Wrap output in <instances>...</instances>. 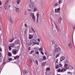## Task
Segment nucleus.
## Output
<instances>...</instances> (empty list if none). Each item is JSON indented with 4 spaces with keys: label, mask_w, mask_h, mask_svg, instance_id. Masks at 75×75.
<instances>
[{
    "label": "nucleus",
    "mask_w": 75,
    "mask_h": 75,
    "mask_svg": "<svg viewBox=\"0 0 75 75\" xmlns=\"http://www.w3.org/2000/svg\"><path fill=\"white\" fill-rule=\"evenodd\" d=\"M35 7V5L33 3H31L30 5V8H32L31 9H28V11L30 12H31V11H33L35 12L37 10V9Z\"/></svg>",
    "instance_id": "f257e3e1"
},
{
    "label": "nucleus",
    "mask_w": 75,
    "mask_h": 75,
    "mask_svg": "<svg viewBox=\"0 0 75 75\" xmlns=\"http://www.w3.org/2000/svg\"><path fill=\"white\" fill-rule=\"evenodd\" d=\"M36 42V40H35L33 39H31L30 42H28V46H30L31 45H32V44H34L35 45V43Z\"/></svg>",
    "instance_id": "f03ea898"
},
{
    "label": "nucleus",
    "mask_w": 75,
    "mask_h": 75,
    "mask_svg": "<svg viewBox=\"0 0 75 75\" xmlns=\"http://www.w3.org/2000/svg\"><path fill=\"white\" fill-rule=\"evenodd\" d=\"M11 52L12 54L16 55L18 53V50L16 49H13Z\"/></svg>",
    "instance_id": "7ed1b4c3"
},
{
    "label": "nucleus",
    "mask_w": 75,
    "mask_h": 75,
    "mask_svg": "<svg viewBox=\"0 0 75 75\" xmlns=\"http://www.w3.org/2000/svg\"><path fill=\"white\" fill-rule=\"evenodd\" d=\"M30 16L32 17L33 21H35V16H34V13H30Z\"/></svg>",
    "instance_id": "20e7f679"
},
{
    "label": "nucleus",
    "mask_w": 75,
    "mask_h": 75,
    "mask_svg": "<svg viewBox=\"0 0 75 75\" xmlns=\"http://www.w3.org/2000/svg\"><path fill=\"white\" fill-rule=\"evenodd\" d=\"M9 1H8V0H7L6 1V2H5V6H4V8L5 10H7V6H8V2Z\"/></svg>",
    "instance_id": "39448f33"
},
{
    "label": "nucleus",
    "mask_w": 75,
    "mask_h": 75,
    "mask_svg": "<svg viewBox=\"0 0 75 75\" xmlns=\"http://www.w3.org/2000/svg\"><path fill=\"white\" fill-rule=\"evenodd\" d=\"M64 68L67 69H74V67L71 66H68V67H64Z\"/></svg>",
    "instance_id": "423d86ee"
},
{
    "label": "nucleus",
    "mask_w": 75,
    "mask_h": 75,
    "mask_svg": "<svg viewBox=\"0 0 75 75\" xmlns=\"http://www.w3.org/2000/svg\"><path fill=\"white\" fill-rule=\"evenodd\" d=\"M55 52L56 53H57V52H59L61 51V49L59 48V47H58L55 49Z\"/></svg>",
    "instance_id": "0eeeda50"
},
{
    "label": "nucleus",
    "mask_w": 75,
    "mask_h": 75,
    "mask_svg": "<svg viewBox=\"0 0 75 75\" xmlns=\"http://www.w3.org/2000/svg\"><path fill=\"white\" fill-rule=\"evenodd\" d=\"M57 71L59 72H64L65 71H66V69H58Z\"/></svg>",
    "instance_id": "6e6552de"
},
{
    "label": "nucleus",
    "mask_w": 75,
    "mask_h": 75,
    "mask_svg": "<svg viewBox=\"0 0 75 75\" xmlns=\"http://www.w3.org/2000/svg\"><path fill=\"white\" fill-rule=\"evenodd\" d=\"M60 10V8H57V9H55V13H58V15H59V11Z\"/></svg>",
    "instance_id": "1a4fd4ad"
},
{
    "label": "nucleus",
    "mask_w": 75,
    "mask_h": 75,
    "mask_svg": "<svg viewBox=\"0 0 75 75\" xmlns=\"http://www.w3.org/2000/svg\"><path fill=\"white\" fill-rule=\"evenodd\" d=\"M19 43H20V40H18V39H17L14 42V44H15V45L18 44Z\"/></svg>",
    "instance_id": "9d476101"
},
{
    "label": "nucleus",
    "mask_w": 75,
    "mask_h": 75,
    "mask_svg": "<svg viewBox=\"0 0 75 75\" xmlns=\"http://www.w3.org/2000/svg\"><path fill=\"white\" fill-rule=\"evenodd\" d=\"M61 21H62V18L59 17L58 19V23L59 24H61Z\"/></svg>",
    "instance_id": "9b49d317"
},
{
    "label": "nucleus",
    "mask_w": 75,
    "mask_h": 75,
    "mask_svg": "<svg viewBox=\"0 0 75 75\" xmlns=\"http://www.w3.org/2000/svg\"><path fill=\"white\" fill-rule=\"evenodd\" d=\"M42 55H44V53L43 52V49H42V48L40 47L39 49Z\"/></svg>",
    "instance_id": "f8f14e48"
},
{
    "label": "nucleus",
    "mask_w": 75,
    "mask_h": 75,
    "mask_svg": "<svg viewBox=\"0 0 75 75\" xmlns=\"http://www.w3.org/2000/svg\"><path fill=\"white\" fill-rule=\"evenodd\" d=\"M64 67H68V65L67 64H68V62L67 61V60H65L64 61Z\"/></svg>",
    "instance_id": "ddd939ff"
},
{
    "label": "nucleus",
    "mask_w": 75,
    "mask_h": 75,
    "mask_svg": "<svg viewBox=\"0 0 75 75\" xmlns=\"http://www.w3.org/2000/svg\"><path fill=\"white\" fill-rule=\"evenodd\" d=\"M60 59V62H61L63 60H64V59H65V57L64 56H62L61 57Z\"/></svg>",
    "instance_id": "4468645a"
},
{
    "label": "nucleus",
    "mask_w": 75,
    "mask_h": 75,
    "mask_svg": "<svg viewBox=\"0 0 75 75\" xmlns=\"http://www.w3.org/2000/svg\"><path fill=\"white\" fill-rule=\"evenodd\" d=\"M15 45L14 42L12 43H11L10 45V46H11V47H14L15 46Z\"/></svg>",
    "instance_id": "2eb2a0df"
},
{
    "label": "nucleus",
    "mask_w": 75,
    "mask_h": 75,
    "mask_svg": "<svg viewBox=\"0 0 75 75\" xmlns=\"http://www.w3.org/2000/svg\"><path fill=\"white\" fill-rule=\"evenodd\" d=\"M52 30L53 32L55 33H57V31H56V30H57V28H56L55 27H53Z\"/></svg>",
    "instance_id": "dca6fc26"
},
{
    "label": "nucleus",
    "mask_w": 75,
    "mask_h": 75,
    "mask_svg": "<svg viewBox=\"0 0 75 75\" xmlns=\"http://www.w3.org/2000/svg\"><path fill=\"white\" fill-rule=\"evenodd\" d=\"M19 58H20V56L17 55L14 57V59H17Z\"/></svg>",
    "instance_id": "f3484780"
},
{
    "label": "nucleus",
    "mask_w": 75,
    "mask_h": 75,
    "mask_svg": "<svg viewBox=\"0 0 75 75\" xmlns=\"http://www.w3.org/2000/svg\"><path fill=\"white\" fill-rule=\"evenodd\" d=\"M54 23L55 25V27L56 28V29H57V31H59V30L58 28V26L57 25L55 24V22H54Z\"/></svg>",
    "instance_id": "a211bd4d"
},
{
    "label": "nucleus",
    "mask_w": 75,
    "mask_h": 75,
    "mask_svg": "<svg viewBox=\"0 0 75 75\" xmlns=\"http://www.w3.org/2000/svg\"><path fill=\"white\" fill-rule=\"evenodd\" d=\"M28 70H27V69H25L24 71V74H26L28 73Z\"/></svg>",
    "instance_id": "6ab92c4d"
},
{
    "label": "nucleus",
    "mask_w": 75,
    "mask_h": 75,
    "mask_svg": "<svg viewBox=\"0 0 75 75\" xmlns=\"http://www.w3.org/2000/svg\"><path fill=\"white\" fill-rule=\"evenodd\" d=\"M9 21L11 22V23H13V20L11 19V18L10 16L9 17Z\"/></svg>",
    "instance_id": "aec40b11"
},
{
    "label": "nucleus",
    "mask_w": 75,
    "mask_h": 75,
    "mask_svg": "<svg viewBox=\"0 0 75 75\" xmlns=\"http://www.w3.org/2000/svg\"><path fill=\"white\" fill-rule=\"evenodd\" d=\"M16 10L17 12V13H20V11H19V8H16Z\"/></svg>",
    "instance_id": "412c9836"
},
{
    "label": "nucleus",
    "mask_w": 75,
    "mask_h": 75,
    "mask_svg": "<svg viewBox=\"0 0 75 75\" xmlns=\"http://www.w3.org/2000/svg\"><path fill=\"white\" fill-rule=\"evenodd\" d=\"M30 3H34L35 2V0H30Z\"/></svg>",
    "instance_id": "4be33fe9"
},
{
    "label": "nucleus",
    "mask_w": 75,
    "mask_h": 75,
    "mask_svg": "<svg viewBox=\"0 0 75 75\" xmlns=\"http://www.w3.org/2000/svg\"><path fill=\"white\" fill-rule=\"evenodd\" d=\"M68 45L70 48H72V45H71V43H69Z\"/></svg>",
    "instance_id": "5701e85b"
},
{
    "label": "nucleus",
    "mask_w": 75,
    "mask_h": 75,
    "mask_svg": "<svg viewBox=\"0 0 75 75\" xmlns=\"http://www.w3.org/2000/svg\"><path fill=\"white\" fill-rule=\"evenodd\" d=\"M37 39L38 40V41H41V40H40V37L39 36H38L37 37Z\"/></svg>",
    "instance_id": "b1692460"
},
{
    "label": "nucleus",
    "mask_w": 75,
    "mask_h": 75,
    "mask_svg": "<svg viewBox=\"0 0 75 75\" xmlns=\"http://www.w3.org/2000/svg\"><path fill=\"white\" fill-rule=\"evenodd\" d=\"M58 2H56L54 4L55 6H58V5H59L58 4Z\"/></svg>",
    "instance_id": "393cba45"
},
{
    "label": "nucleus",
    "mask_w": 75,
    "mask_h": 75,
    "mask_svg": "<svg viewBox=\"0 0 75 75\" xmlns=\"http://www.w3.org/2000/svg\"><path fill=\"white\" fill-rule=\"evenodd\" d=\"M14 40H16V39H17V40H18L19 38V37L18 36H15L14 37Z\"/></svg>",
    "instance_id": "a878e982"
},
{
    "label": "nucleus",
    "mask_w": 75,
    "mask_h": 75,
    "mask_svg": "<svg viewBox=\"0 0 75 75\" xmlns=\"http://www.w3.org/2000/svg\"><path fill=\"white\" fill-rule=\"evenodd\" d=\"M33 38V36L32 35H30L29 36V39H31Z\"/></svg>",
    "instance_id": "bb28decb"
},
{
    "label": "nucleus",
    "mask_w": 75,
    "mask_h": 75,
    "mask_svg": "<svg viewBox=\"0 0 75 75\" xmlns=\"http://www.w3.org/2000/svg\"><path fill=\"white\" fill-rule=\"evenodd\" d=\"M21 2V1L20 0H17V3L18 4H20V3Z\"/></svg>",
    "instance_id": "cd10ccee"
},
{
    "label": "nucleus",
    "mask_w": 75,
    "mask_h": 75,
    "mask_svg": "<svg viewBox=\"0 0 75 75\" xmlns=\"http://www.w3.org/2000/svg\"><path fill=\"white\" fill-rule=\"evenodd\" d=\"M28 61L30 62V63H33V61H32V59H28Z\"/></svg>",
    "instance_id": "c85d7f7f"
},
{
    "label": "nucleus",
    "mask_w": 75,
    "mask_h": 75,
    "mask_svg": "<svg viewBox=\"0 0 75 75\" xmlns=\"http://www.w3.org/2000/svg\"><path fill=\"white\" fill-rule=\"evenodd\" d=\"M59 4H60L62 3V0H59Z\"/></svg>",
    "instance_id": "c756f323"
},
{
    "label": "nucleus",
    "mask_w": 75,
    "mask_h": 75,
    "mask_svg": "<svg viewBox=\"0 0 75 75\" xmlns=\"http://www.w3.org/2000/svg\"><path fill=\"white\" fill-rule=\"evenodd\" d=\"M34 49L35 51H38V50H39V49L38 47H35Z\"/></svg>",
    "instance_id": "7c9ffc66"
},
{
    "label": "nucleus",
    "mask_w": 75,
    "mask_h": 75,
    "mask_svg": "<svg viewBox=\"0 0 75 75\" xmlns=\"http://www.w3.org/2000/svg\"><path fill=\"white\" fill-rule=\"evenodd\" d=\"M30 28L31 29V30L33 31V33H35V30H34L33 27H31V28Z\"/></svg>",
    "instance_id": "2f4dec72"
},
{
    "label": "nucleus",
    "mask_w": 75,
    "mask_h": 75,
    "mask_svg": "<svg viewBox=\"0 0 75 75\" xmlns=\"http://www.w3.org/2000/svg\"><path fill=\"white\" fill-rule=\"evenodd\" d=\"M46 64V63L45 62L43 63L42 64V67H44V66Z\"/></svg>",
    "instance_id": "473e14b6"
},
{
    "label": "nucleus",
    "mask_w": 75,
    "mask_h": 75,
    "mask_svg": "<svg viewBox=\"0 0 75 75\" xmlns=\"http://www.w3.org/2000/svg\"><path fill=\"white\" fill-rule=\"evenodd\" d=\"M60 54L59 53L56 55V58H57V57H59V56Z\"/></svg>",
    "instance_id": "72a5a7b5"
},
{
    "label": "nucleus",
    "mask_w": 75,
    "mask_h": 75,
    "mask_svg": "<svg viewBox=\"0 0 75 75\" xmlns=\"http://www.w3.org/2000/svg\"><path fill=\"white\" fill-rule=\"evenodd\" d=\"M43 60H45L46 59V57H45V56H43Z\"/></svg>",
    "instance_id": "f704fd0d"
},
{
    "label": "nucleus",
    "mask_w": 75,
    "mask_h": 75,
    "mask_svg": "<svg viewBox=\"0 0 75 75\" xmlns=\"http://www.w3.org/2000/svg\"><path fill=\"white\" fill-rule=\"evenodd\" d=\"M14 40V38H13V39H11L10 40L9 42H13V40Z\"/></svg>",
    "instance_id": "c9c22d12"
},
{
    "label": "nucleus",
    "mask_w": 75,
    "mask_h": 75,
    "mask_svg": "<svg viewBox=\"0 0 75 75\" xmlns=\"http://www.w3.org/2000/svg\"><path fill=\"white\" fill-rule=\"evenodd\" d=\"M43 59L42 58H40L39 59V61L40 62H42V61H43Z\"/></svg>",
    "instance_id": "e433bc0d"
},
{
    "label": "nucleus",
    "mask_w": 75,
    "mask_h": 75,
    "mask_svg": "<svg viewBox=\"0 0 75 75\" xmlns=\"http://www.w3.org/2000/svg\"><path fill=\"white\" fill-rule=\"evenodd\" d=\"M8 54L9 57H10V56H11V55H12L11 54V53L10 52H8Z\"/></svg>",
    "instance_id": "4c0bfd02"
},
{
    "label": "nucleus",
    "mask_w": 75,
    "mask_h": 75,
    "mask_svg": "<svg viewBox=\"0 0 75 75\" xmlns=\"http://www.w3.org/2000/svg\"><path fill=\"white\" fill-rule=\"evenodd\" d=\"M8 48L9 51H11V46H9Z\"/></svg>",
    "instance_id": "58836bf2"
},
{
    "label": "nucleus",
    "mask_w": 75,
    "mask_h": 75,
    "mask_svg": "<svg viewBox=\"0 0 75 75\" xmlns=\"http://www.w3.org/2000/svg\"><path fill=\"white\" fill-rule=\"evenodd\" d=\"M46 70L47 71H50V68H46Z\"/></svg>",
    "instance_id": "ea45409f"
},
{
    "label": "nucleus",
    "mask_w": 75,
    "mask_h": 75,
    "mask_svg": "<svg viewBox=\"0 0 75 75\" xmlns=\"http://www.w3.org/2000/svg\"><path fill=\"white\" fill-rule=\"evenodd\" d=\"M59 68V66L57 65L56 66V69H58Z\"/></svg>",
    "instance_id": "a19ab883"
},
{
    "label": "nucleus",
    "mask_w": 75,
    "mask_h": 75,
    "mask_svg": "<svg viewBox=\"0 0 75 75\" xmlns=\"http://www.w3.org/2000/svg\"><path fill=\"white\" fill-rule=\"evenodd\" d=\"M8 60H9V61H11L12 60V58H9L8 59Z\"/></svg>",
    "instance_id": "79ce46f5"
},
{
    "label": "nucleus",
    "mask_w": 75,
    "mask_h": 75,
    "mask_svg": "<svg viewBox=\"0 0 75 75\" xmlns=\"http://www.w3.org/2000/svg\"><path fill=\"white\" fill-rule=\"evenodd\" d=\"M35 44H37V45H39V43L38 42H35Z\"/></svg>",
    "instance_id": "37998d69"
},
{
    "label": "nucleus",
    "mask_w": 75,
    "mask_h": 75,
    "mask_svg": "<svg viewBox=\"0 0 75 75\" xmlns=\"http://www.w3.org/2000/svg\"><path fill=\"white\" fill-rule=\"evenodd\" d=\"M59 67H62V65L61 64H59Z\"/></svg>",
    "instance_id": "c03bdc74"
},
{
    "label": "nucleus",
    "mask_w": 75,
    "mask_h": 75,
    "mask_svg": "<svg viewBox=\"0 0 75 75\" xmlns=\"http://www.w3.org/2000/svg\"><path fill=\"white\" fill-rule=\"evenodd\" d=\"M35 63L37 64V65H38V61L37 60H35Z\"/></svg>",
    "instance_id": "a18cd8bd"
},
{
    "label": "nucleus",
    "mask_w": 75,
    "mask_h": 75,
    "mask_svg": "<svg viewBox=\"0 0 75 75\" xmlns=\"http://www.w3.org/2000/svg\"><path fill=\"white\" fill-rule=\"evenodd\" d=\"M33 53H34V51L32 50L30 52V54H33Z\"/></svg>",
    "instance_id": "49530a36"
},
{
    "label": "nucleus",
    "mask_w": 75,
    "mask_h": 75,
    "mask_svg": "<svg viewBox=\"0 0 75 75\" xmlns=\"http://www.w3.org/2000/svg\"><path fill=\"white\" fill-rule=\"evenodd\" d=\"M39 14H38V13L37 14V18H39Z\"/></svg>",
    "instance_id": "de8ad7c7"
},
{
    "label": "nucleus",
    "mask_w": 75,
    "mask_h": 75,
    "mask_svg": "<svg viewBox=\"0 0 75 75\" xmlns=\"http://www.w3.org/2000/svg\"><path fill=\"white\" fill-rule=\"evenodd\" d=\"M35 52L37 54H39V52H38V51L36 52Z\"/></svg>",
    "instance_id": "09e8293b"
},
{
    "label": "nucleus",
    "mask_w": 75,
    "mask_h": 75,
    "mask_svg": "<svg viewBox=\"0 0 75 75\" xmlns=\"http://www.w3.org/2000/svg\"><path fill=\"white\" fill-rule=\"evenodd\" d=\"M24 25L25 27H27V24H26V23H25V24Z\"/></svg>",
    "instance_id": "8fccbe9b"
},
{
    "label": "nucleus",
    "mask_w": 75,
    "mask_h": 75,
    "mask_svg": "<svg viewBox=\"0 0 75 75\" xmlns=\"http://www.w3.org/2000/svg\"><path fill=\"white\" fill-rule=\"evenodd\" d=\"M36 21L37 23H38V18H37Z\"/></svg>",
    "instance_id": "3c124183"
},
{
    "label": "nucleus",
    "mask_w": 75,
    "mask_h": 75,
    "mask_svg": "<svg viewBox=\"0 0 75 75\" xmlns=\"http://www.w3.org/2000/svg\"><path fill=\"white\" fill-rule=\"evenodd\" d=\"M52 42L53 44H55V41L54 40H52Z\"/></svg>",
    "instance_id": "603ef678"
},
{
    "label": "nucleus",
    "mask_w": 75,
    "mask_h": 75,
    "mask_svg": "<svg viewBox=\"0 0 75 75\" xmlns=\"http://www.w3.org/2000/svg\"><path fill=\"white\" fill-rule=\"evenodd\" d=\"M29 32L30 33H33V32L31 30H30L29 31Z\"/></svg>",
    "instance_id": "864d4df0"
},
{
    "label": "nucleus",
    "mask_w": 75,
    "mask_h": 75,
    "mask_svg": "<svg viewBox=\"0 0 75 75\" xmlns=\"http://www.w3.org/2000/svg\"><path fill=\"white\" fill-rule=\"evenodd\" d=\"M0 51H2V48L1 47H0Z\"/></svg>",
    "instance_id": "5fc2aeb1"
},
{
    "label": "nucleus",
    "mask_w": 75,
    "mask_h": 75,
    "mask_svg": "<svg viewBox=\"0 0 75 75\" xmlns=\"http://www.w3.org/2000/svg\"><path fill=\"white\" fill-rule=\"evenodd\" d=\"M24 14H25V15H27V13H26V12H25V13H24Z\"/></svg>",
    "instance_id": "6e6d98bb"
},
{
    "label": "nucleus",
    "mask_w": 75,
    "mask_h": 75,
    "mask_svg": "<svg viewBox=\"0 0 75 75\" xmlns=\"http://www.w3.org/2000/svg\"><path fill=\"white\" fill-rule=\"evenodd\" d=\"M30 48H31V47H29L28 48V50H31V49H30Z\"/></svg>",
    "instance_id": "4d7b16f0"
},
{
    "label": "nucleus",
    "mask_w": 75,
    "mask_h": 75,
    "mask_svg": "<svg viewBox=\"0 0 75 75\" xmlns=\"http://www.w3.org/2000/svg\"><path fill=\"white\" fill-rule=\"evenodd\" d=\"M73 29H75V26H73Z\"/></svg>",
    "instance_id": "13d9d810"
},
{
    "label": "nucleus",
    "mask_w": 75,
    "mask_h": 75,
    "mask_svg": "<svg viewBox=\"0 0 75 75\" xmlns=\"http://www.w3.org/2000/svg\"><path fill=\"white\" fill-rule=\"evenodd\" d=\"M1 57V53H0V58Z\"/></svg>",
    "instance_id": "bf43d9fd"
},
{
    "label": "nucleus",
    "mask_w": 75,
    "mask_h": 75,
    "mask_svg": "<svg viewBox=\"0 0 75 75\" xmlns=\"http://www.w3.org/2000/svg\"><path fill=\"white\" fill-rule=\"evenodd\" d=\"M56 63H58V60L56 61Z\"/></svg>",
    "instance_id": "052dcab7"
},
{
    "label": "nucleus",
    "mask_w": 75,
    "mask_h": 75,
    "mask_svg": "<svg viewBox=\"0 0 75 75\" xmlns=\"http://www.w3.org/2000/svg\"><path fill=\"white\" fill-rule=\"evenodd\" d=\"M55 46H57V45H55V46H54L55 48H56L57 47H56Z\"/></svg>",
    "instance_id": "680f3d73"
},
{
    "label": "nucleus",
    "mask_w": 75,
    "mask_h": 75,
    "mask_svg": "<svg viewBox=\"0 0 75 75\" xmlns=\"http://www.w3.org/2000/svg\"><path fill=\"white\" fill-rule=\"evenodd\" d=\"M25 32H27V30H25Z\"/></svg>",
    "instance_id": "e2e57ef3"
},
{
    "label": "nucleus",
    "mask_w": 75,
    "mask_h": 75,
    "mask_svg": "<svg viewBox=\"0 0 75 75\" xmlns=\"http://www.w3.org/2000/svg\"><path fill=\"white\" fill-rule=\"evenodd\" d=\"M1 1H0V5H1Z\"/></svg>",
    "instance_id": "0e129e2a"
},
{
    "label": "nucleus",
    "mask_w": 75,
    "mask_h": 75,
    "mask_svg": "<svg viewBox=\"0 0 75 75\" xmlns=\"http://www.w3.org/2000/svg\"><path fill=\"white\" fill-rule=\"evenodd\" d=\"M3 64H5V63H4H4H3Z\"/></svg>",
    "instance_id": "69168bd1"
},
{
    "label": "nucleus",
    "mask_w": 75,
    "mask_h": 75,
    "mask_svg": "<svg viewBox=\"0 0 75 75\" xmlns=\"http://www.w3.org/2000/svg\"><path fill=\"white\" fill-rule=\"evenodd\" d=\"M9 7H10V5H9Z\"/></svg>",
    "instance_id": "338daca9"
},
{
    "label": "nucleus",
    "mask_w": 75,
    "mask_h": 75,
    "mask_svg": "<svg viewBox=\"0 0 75 75\" xmlns=\"http://www.w3.org/2000/svg\"><path fill=\"white\" fill-rule=\"evenodd\" d=\"M47 58H48V57H49L48 56H47Z\"/></svg>",
    "instance_id": "774afa93"
}]
</instances>
